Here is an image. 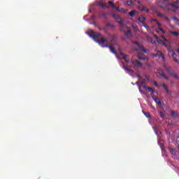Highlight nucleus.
Returning <instances> with one entry per match:
<instances>
[{
	"mask_svg": "<svg viewBox=\"0 0 179 179\" xmlns=\"http://www.w3.org/2000/svg\"><path fill=\"white\" fill-rule=\"evenodd\" d=\"M173 20H176V22H179V19L177 17H173Z\"/></svg>",
	"mask_w": 179,
	"mask_h": 179,
	"instance_id": "nucleus-40",
	"label": "nucleus"
},
{
	"mask_svg": "<svg viewBox=\"0 0 179 179\" xmlns=\"http://www.w3.org/2000/svg\"><path fill=\"white\" fill-rule=\"evenodd\" d=\"M106 27H114V25L113 24H110V23H107L106 24Z\"/></svg>",
	"mask_w": 179,
	"mask_h": 179,
	"instance_id": "nucleus-31",
	"label": "nucleus"
},
{
	"mask_svg": "<svg viewBox=\"0 0 179 179\" xmlns=\"http://www.w3.org/2000/svg\"><path fill=\"white\" fill-rule=\"evenodd\" d=\"M108 5H110V6H112V8H117V6H115V4H114V3L111 1H109L108 2Z\"/></svg>",
	"mask_w": 179,
	"mask_h": 179,
	"instance_id": "nucleus-22",
	"label": "nucleus"
},
{
	"mask_svg": "<svg viewBox=\"0 0 179 179\" xmlns=\"http://www.w3.org/2000/svg\"><path fill=\"white\" fill-rule=\"evenodd\" d=\"M123 69H124L125 71H127V72H132V70L128 68V66H125V64H123Z\"/></svg>",
	"mask_w": 179,
	"mask_h": 179,
	"instance_id": "nucleus-21",
	"label": "nucleus"
},
{
	"mask_svg": "<svg viewBox=\"0 0 179 179\" xmlns=\"http://www.w3.org/2000/svg\"><path fill=\"white\" fill-rule=\"evenodd\" d=\"M161 86H162V87H164V89L167 88V85H166L165 84H162Z\"/></svg>",
	"mask_w": 179,
	"mask_h": 179,
	"instance_id": "nucleus-43",
	"label": "nucleus"
},
{
	"mask_svg": "<svg viewBox=\"0 0 179 179\" xmlns=\"http://www.w3.org/2000/svg\"><path fill=\"white\" fill-rule=\"evenodd\" d=\"M164 69H165V71L167 72V73H169V75H173V73H174V71L173 70H171V68L167 66V64H164L163 65Z\"/></svg>",
	"mask_w": 179,
	"mask_h": 179,
	"instance_id": "nucleus-7",
	"label": "nucleus"
},
{
	"mask_svg": "<svg viewBox=\"0 0 179 179\" xmlns=\"http://www.w3.org/2000/svg\"><path fill=\"white\" fill-rule=\"evenodd\" d=\"M155 103H157V104H158V106H162V101H160V99H159L158 97H155L154 99Z\"/></svg>",
	"mask_w": 179,
	"mask_h": 179,
	"instance_id": "nucleus-17",
	"label": "nucleus"
},
{
	"mask_svg": "<svg viewBox=\"0 0 179 179\" xmlns=\"http://www.w3.org/2000/svg\"><path fill=\"white\" fill-rule=\"evenodd\" d=\"M159 52L158 55L159 58H162L163 61H166V57H164V55H163V52H162L161 51H159Z\"/></svg>",
	"mask_w": 179,
	"mask_h": 179,
	"instance_id": "nucleus-16",
	"label": "nucleus"
},
{
	"mask_svg": "<svg viewBox=\"0 0 179 179\" xmlns=\"http://www.w3.org/2000/svg\"><path fill=\"white\" fill-rule=\"evenodd\" d=\"M171 76H173L175 79H178V76L174 72L171 75Z\"/></svg>",
	"mask_w": 179,
	"mask_h": 179,
	"instance_id": "nucleus-27",
	"label": "nucleus"
},
{
	"mask_svg": "<svg viewBox=\"0 0 179 179\" xmlns=\"http://www.w3.org/2000/svg\"><path fill=\"white\" fill-rule=\"evenodd\" d=\"M144 77H145V78L147 79V80H148V82H149V80H150V79L149 78V77L148 76V75L145 74V75H144Z\"/></svg>",
	"mask_w": 179,
	"mask_h": 179,
	"instance_id": "nucleus-39",
	"label": "nucleus"
},
{
	"mask_svg": "<svg viewBox=\"0 0 179 179\" xmlns=\"http://www.w3.org/2000/svg\"><path fill=\"white\" fill-rule=\"evenodd\" d=\"M138 59L140 61H145V59H147L146 57H141V56H138Z\"/></svg>",
	"mask_w": 179,
	"mask_h": 179,
	"instance_id": "nucleus-25",
	"label": "nucleus"
},
{
	"mask_svg": "<svg viewBox=\"0 0 179 179\" xmlns=\"http://www.w3.org/2000/svg\"><path fill=\"white\" fill-rule=\"evenodd\" d=\"M116 22L120 24V27H125V24L122 22V19H121V17L116 20Z\"/></svg>",
	"mask_w": 179,
	"mask_h": 179,
	"instance_id": "nucleus-11",
	"label": "nucleus"
},
{
	"mask_svg": "<svg viewBox=\"0 0 179 179\" xmlns=\"http://www.w3.org/2000/svg\"><path fill=\"white\" fill-rule=\"evenodd\" d=\"M132 44H136L140 51H142L143 52L146 53V49L143 47V45L138 43V41H133Z\"/></svg>",
	"mask_w": 179,
	"mask_h": 179,
	"instance_id": "nucleus-6",
	"label": "nucleus"
},
{
	"mask_svg": "<svg viewBox=\"0 0 179 179\" xmlns=\"http://www.w3.org/2000/svg\"><path fill=\"white\" fill-rule=\"evenodd\" d=\"M158 30H159L160 31H162V33H164V34L166 33V31L164 30L163 29L160 28V27L158 28Z\"/></svg>",
	"mask_w": 179,
	"mask_h": 179,
	"instance_id": "nucleus-35",
	"label": "nucleus"
},
{
	"mask_svg": "<svg viewBox=\"0 0 179 179\" xmlns=\"http://www.w3.org/2000/svg\"><path fill=\"white\" fill-rule=\"evenodd\" d=\"M169 150L170 153H171L173 156H176L177 155V150L173 148H169Z\"/></svg>",
	"mask_w": 179,
	"mask_h": 179,
	"instance_id": "nucleus-13",
	"label": "nucleus"
},
{
	"mask_svg": "<svg viewBox=\"0 0 179 179\" xmlns=\"http://www.w3.org/2000/svg\"><path fill=\"white\" fill-rule=\"evenodd\" d=\"M159 52H158L157 53L152 55V56L153 57H159Z\"/></svg>",
	"mask_w": 179,
	"mask_h": 179,
	"instance_id": "nucleus-42",
	"label": "nucleus"
},
{
	"mask_svg": "<svg viewBox=\"0 0 179 179\" xmlns=\"http://www.w3.org/2000/svg\"><path fill=\"white\" fill-rule=\"evenodd\" d=\"M134 1H136V0H134Z\"/></svg>",
	"mask_w": 179,
	"mask_h": 179,
	"instance_id": "nucleus-56",
	"label": "nucleus"
},
{
	"mask_svg": "<svg viewBox=\"0 0 179 179\" xmlns=\"http://www.w3.org/2000/svg\"><path fill=\"white\" fill-rule=\"evenodd\" d=\"M168 5H169V8H173V12H176V10H178L179 9V1H174L173 3Z\"/></svg>",
	"mask_w": 179,
	"mask_h": 179,
	"instance_id": "nucleus-3",
	"label": "nucleus"
},
{
	"mask_svg": "<svg viewBox=\"0 0 179 179\" xmlns=\"http://www.w3.org/2000/svg\"><path fill=\"white\" fill-rule=\"evenodd\" d=\"M137 3H138V5H140L141 6H143V4H142V2H141L140 1H138Z\"/></svg>",
	"mask_w": 179,
	"mask_h": 179,
	"instance_id": "nucleus-41",
	"label": "nucleus"
},
{
	"mask_svg": "<svg viewBox=\"0 0 179 179\" xmlns=\"http://www.w3.org/2000/svg\"><path fill=\"white\" fill-rule=\"evenodd\" d=\"M158 17H166V15L164 14H162V13H157Z\"/></svg>",
	"mask_w": 179,
	"mask_h": 179,
	"instance_id": "nucleus-24",
	"label": "nucleus"
},
{
	"mask_svg": "<svg viewBox=\"0 0 179 179\" xmlns=\"http://www.w3.org/2000/svg\"><path fill=\"white\" fill-rule=\"evenodd\" d=\"M162 45H164V46L166 47V48H167V47H168L167 43H164V42L162 43Z\"/></svg>",
	"mask_w": 179,
	"mask_h": 179,
	"instance_id": "nucleus-45",
	"label": "nucleus"
},
{
	"mask_svg": "<svg viewBox=\"0 0 179 179\" xmlns=\"http://www.w3.org/2000/svg\"><path fill=\"white\" fill-rule=\"evenodd\" d=\"M124 35L127 37V38H129L131 36V30H129L124 33Z\"/></svg>",
	"mask_w": 179,
	"mask_h": 179,
	"instance_id": "nucleus-18",
	"label": "nucleus"
},
{
	"mask_svg": "<svg viewBox=\"0 0 179 179\" xmlns=\"http://www.w3.org/2000/svg\"><path fill=\"white\" fill-rule=\"evenodd\" d=\"M170 115H171V117H174V118H178L179 117L178 113H176L174 110H171Z\"/></svg>",
	"mask_w": 179,
	"mask_h": 179,
	"instance_id": "nucleus-12",
	"label": "nucleus"
},
{
	"mask_svg": "<svg viewBox=\"0 0 179 179\" xmlns=\"http://www.w3.org/2000/svg\"><path fill=\"white\" fill-rule=\"evenodd\" d=\"M88 34L90 37L93 38V40H94L96 43H98V44H105L107 43L109 45H113V41H115L117 40L116 35L109 36L106 38L101 37L100 39H97L100 36H101L100 33L91 31Z\"/></svg>",
	"mask_w": 179,
	"mask_h": 179,
	"instance_id": "nucleus-1",
	"label": "nucleus"
},
{
	"mask_svg": "<svg viewBox=\"0 0 179 179\" xmlns=\"http://www.w3.org/2000/svg\"><path fill=\"white\" fill-rule=\"evenodd\" d=\"M166 43H169V40L166 39V38L164 39Z\"/></svg>",
	"mask_w": 179,
	"mask_h": 179,
	"instance_id": "nucleus-52",
	"label": "nucleus"
},
{
	"mask_svg": "<svg viewBox=\"0 0 179 179\" xmlns=\"http://www.w3.org/2000/svg\"><path fill=\"white\" fill-rule=\"evenodd\" d=\"M138 24L142 27H145V29H148V24H146L145 20L146 18L143 16L141 15V17H138Z\"/></svg>",
	"mask_w": 179,
	"mask_h": 179,
	"instance_id": "nucleus-2",
	"label": "nucleus"
},
{
	"mask_svg": "<svg viewBox=\"0 0 179 179\" xmlns=\"http://www.w3.org/2000/svg\"><path fill=\"white\" fill-rule=\"evenodd\" d=\"M176 143L178 145V149L179 150V136L176 137Z\"/></svg>",
	"mask_w": 179,
	"mask_h": 179,
	"instance_id": "nucleus-30",
	"label": "nucleus"
},
{
	"mask_svg": "<svg viewBox=\"0 0 179 179\" xmlns=\"http://www.w3.org/2000/svg\"><path fill=\"white\" fill-rule=\"evenodd\" d=\"M143 114H144V115H145V117H147V118H150V113L143 112Z\"/></svg>",
	"mask_w": 179,
	"mask_h": 179,
	"instance_id": "nucleus-28",
	"label": "nucleus"
},
{
	"mask_svg": "<svg viewBox=\"0 0 179 179\" xmlns=\"http://www.w3.org/2000/svg\"><path fill=\"white\" fill-rule=\"evenodd\" d=\"M127 3H129L130 5H132V1H127Z\"/></svg>",
	"mask_w": 179,
	"mask_h": 179,
	"instance_id": "nucleus-49",
	"label": "nucleus"
},
{
	"mask_svg": "<svg viewBox=\"0 0 179 179\" xmlns=\"http://www.w3.org/2000/svg\"><path fill=\"white\" fill-rule=\"evenodd\" d=\"M101 16H103V17L104 19H107V13H104V12H101Z\"/></svg>",
	"mask_w": 179,
	"mask_h": 179,
	"instance_id": "nucleus-26",
	"label": "nucleus"
},
{
	"mask_svg": "<svg viewBox=\"0 0 179 179\" xmlns=\"http://www.w3.org/2000/svg\"><path fill=\"white\" fill-rule=\"evenodd\" d=\"M136 85H137V86H139V81H137V82L136 83Z\"/></svg>",
	"mask_w": 179,
	"mask_h": 179,
	"instance_id": "nucleus-53",
	"label": "nucleus"
},
{
	"mask_svg": "<svg viewBox=\"0 0 179 179\" xmlns=\"http://www.w3.org/2000/svg\"><path fill=\"white\" fill-rule=\"evenodd\" d=\"M114 9H116V10H118V12H122V8H120V7L114 8Z\"/></svg>",
	"mask_w": 179,
	"mask_h": 179,
	"instance_id": "nucleus-32",
	"label": "nucleus"
},
{
	"mask_svg": "<svg viewBox=\"0 0 179 179\" xmlns=\"http://www.w3.org/2000/svg\"><path fill=\"white\" fill-rule=\"evenodd\" d=\"M159 115L162 118H164V113H163V112L160 111L159 112Z\"/></svg>",
	"mask_w": 179,
	"mask_h": 179,
	"instance_id": "nucleus-34",
	"label": "nucleus"
},
{
	"mask_svg": "<svg viewBox=\"0 0 179 179\" xmlns=\"http://www.w3.org/2000/svg\"><path fill=\"white\" fill-rule=\"evenodd\" d=\"M146 90H148V92L152 93V94H153V93H155V90H153V88H152L150 87H148Z\"/></svg>",
	"mask_w": 179,
	"mask_h": 179,
	"instance_id": "nucleus-23",
	"label": "nucleus"
},
{
	"mask_svg": "<svg viewBox=\"0 0 179 179\" xmlns=\"http://www.w3.org/2000/svg\"><path fill=\"white\" fill-rule=\"evenodd\" d=\"M153 22H155L156 23H157V22H159V21L157 20H156V19H154Z\"/></svg>",
	"mask_w": 179,
	"mask_h": 179,
	"instance_id": "nucleus-50",
	"label": "nucleus"
},
{
	"mask_svg": "<svg viewBox=\"0 0 179 179\" xmlns=\"http://www.w3.org/2000/svg\"><path fill=\"white\" fill-rule=\"evenodd\" d=\"M152 12H154V13L157 14L159 13V10H157V8H152Z\"/></svg>",
	"mask_w": 179,
	"mask_h": 179,
	"instance_id": "nucleus-29",
	"label": "nucleus"
},
{
	"mask_svg": "<svg viewBox=\"0 0 179 179\" xmlns=\"http://www.w3.org/2000/svg\"><path fill=\"white\" fill-rule=\"evenodd\" d=\"M157 42L159 43V44H163V40H162V39H158L157 40Z\"/></svg>",
	"mask_w": 179,
	"mask_h": 179,
	"instance_id": "nucleus-38",
	"label": "nucleus"
},
{
	"mask_svg": "<svg viewBox=\"0 0 179 179\" xmlns=\"http://www.w3.org/2000/svg\"><path fill=\"white\" fill-rule=\"evenodd\" d=\"M140 83L141 86H143L145 85V81H140Z\"/></svg>",
	"mask_w": 179,
	"mask_h": 179,
	"instance_id": "nucleus-46",
	"label": "nucleus"
},
{
	"mask_svg": "<svg viewBox=\"0 0 179 179\" xmlns=\"http://www.w3.org/2000/svg\"><path fill=\"white\" fill-rule=\"evenodd\" d=\"M165 90H166V93L168 94H171V92H170L169 90V88L166 87V88L165 89Z\"/></svg>",
	"mask_w": 179,
	"mask_h": 179,
	"instance_id": "nucleus-37",
	"label": "nucleus"
},
{
	"mask_svg": "<svg viewBox=\"0 0 179 179\" xmlns=\"http://www.w3.org/2000/svg\"><path fill=\"white\" fill-rule=\"evenodd\" d=\"M102 48H109L110 51L112 52L113 54H117V51H115V48H114L111 45H104L102 44Z\"/></svg>",
	"mask_w": 179,
	"mask_h": 179,
	"instance_id": "nucleus-4",
	"label": "nucleus"
},
{
	"mask_svg": "<svg viewBox=\"0 0 179 179\" xmlns=\"http://www.w3.org/2000/svg\"><path fill=\"white\" fill-rule=\"evenodd\" d=\"M177 51H178V54H179V48L177 50Z\"/></svg>",
	"mask_w": 179,
	"mask_h": 179,
	"instance_id": "nucleus-55",
	"label": "nucleus"
},
{
	"mask_svg": "<svg viewBox=\"0 0 179 179\" xmlns=\"http://www.w3.org/2000/svg\"><path fill=\"white\" fill-rule=\"evenodd\" d=\"M131 64L135 65V66H142V62H139L138 60L131 61Z\"/></svg>",
	"mask_w": 179,
	"mask_h": 179,
	"instance_id": "nucleus-10",
	"label": "nucleus"
},
{
	"mask_svg": "<svg viewBox=\"0 0 179 179\" xmlns=\"http://www.w3.org/2000/svg\"><path fill=\"white\" fill-rule=\"evenodd\" d=\"M159 75L160 76H162V78H164L166 79V80H169V77H167V76H166V74H164V73H163V71L161 70L159 71Z\"/></svg>",
	"mask_w": 179,
	"mask_h": 179,
	"instance_id": "nucleus-14",
	"label": "nucleus"
},
{
	"mask_svg": "<svg viewBox=\"0 0 179 179\" xmlns=\"http://www.w3.org/2000/svg\"><path fill=\"white\" fill-rule=\"evenodd\" d=\"M143 89L146 90H148V87H146V85H143Z\"/></svg>",
	"mask_w": 179,
	"mask_h": 179,
	"instance_id": "nucleus-48",
	"label": "nucleus"
},
{
	"mask_svg": "<svg viewBox=\"0 0 179 179\" xmlns=\"http://www.w3.org/2000/svg\"><path fill=\"white\" fill-rule=\"evenodd\" d=\"M161 37H162V38H164H164H166V37L164 35H162Z\"/></svg>",
	"mask_w": 179,
	"mask_h": 179,
	"instance_id": "nucleus-51",
	"label": "nucleus"
},
{
	"mask_svg": "<svg viewBox=\"0 0 179 179\" xmlns=\"http://www.w3.org/2000/svg\"><path fill=\"white\" fill-rule=\"evenodd\" d=\"M138 13V11L133 10L130 12H129V15L131 16V17H134V16H135V14Z\"/></svg>",
	"mask_w": 179,
	"mask_h": 179,
	"instance_id": "nucleus-15",
	"label": "nucleus"
},
{
	"mask_svg": "<svg viewBox=\"0 0 179 179\" xmlns=\"http://www.w3.org/2000/svg\"><path fill=\"white\" fill-rule=\"evenodd\" d=\"M136 8L141 10V12H143V10H145L147 13H149V10L144 6H137Z\"/></svg>",
	"mask_w": 179,
	"mask_h": 179,
	"instance_id": "nucleus-8",
	"label": "nucleus"
},
{
	"mask_svg": "<svg viewBox=\"0 0 179 179\" xmlns=\"http://www.w3.org/2000/svg\"><path fill=\"white\" fill-rule=\"evenodd\" d=\"M165 2H169L170 0H164Z\"/></svg>",
	"mask_w": 179,
	"mask_h": 179,
	"instance_id": "nucleus-54",
	"label": "nucleus"
},
{
	"mask_svg": "<svg viewBox=\"0 0 179 179\" xmlns=\"http://www.w3.org/2000/svg\"><path fill=\"white\" fill-rule=\"evenodd\" d=\"M120 55H122L123 59H124L125 62H127L128 64V62H129V56H128L124 53H120Z\"/></svg>",
	"mask_w": 179,
	"mask_h": 179,
	"instance_id": "nucleus-9",
	"label": "nucleus"
},
{
	"mask_svg": "<svg viewBox=\"0 0 179 179\" xmlns=\"http://www.w3.org/2000/svg\"><path fill=\"white\" fill-rule=\"evenodd\" d=\"M157 25L158 26V27H161L162 24L159 22H157Z\"/></svg>",
	"mask_w": 179,
	"mask_h": 179,
	"instance_id": "nucleus-44",
	"label": "nucleus"
},
{
	"mask_svg": "<svg viewBox=\"0 0 179 179\" xmlns=\"http://www.w3.org/2000/svg\"><path fill=\"white\" fill-rule=\"evenodd\" d=\"M113 17L114 19H115V20H118V19H120L121 17H120V15H118L116 13H113Z\"/></svg>",
	"mask_w": 179,
	"mask_h": 179,
	"instance_id": "nucleus-19",
	"label": "nucleus"
},
{
	"mask_svg": "<svg viewBox=\"0 0 179 179\" xmlns=\"http://www.w3.org/2000/svg\"><path fill=\"white\" fill-rule=\"evenodd\" d=\"M158 6L162 9H165L166 10H171V8H170V5L169 4H164V3H159Z\"/></svg>",
	"mask_w": 179,
	"mask_h": 179,
	"instance_id": "nucleus-5",
	"label": "nucleus"
},
{
	"mask_svg": "<svg viewBox=\"0 0 179 179\" xmlns=\"http://www.w3.org/2000/svg\"><path fill=\"white\" fill-rule=\"evenodd\" d=\"M136 76L138 79V82H141V80H142V76H141L139 74H137Z\"/></svg>",
	"mask_w": 179,
	"mask_h": 179,
	"instance_id": "nucleus-33",
	"label": "nucleus"
},
{
	"mask_svg": "<svg viewBox=\"0 0 179 179\" xmlns=\"http://www.w3.org/2000/svg\"><path fill=\"white\" fill-rule=\"evenodd\" d=\"M171 34H172L173 36H174L175 37H178L179 36V33L178 31H171Z\"/></svg>",
	"mask_w": 179,
	"mask_h": 179,
	"instance_id": "nucleus-20",
	"label": "nucleus"
},
{
	"mask_svg": "<svg viewBox=\"0 0 179 179\" xmlns=\"http://www.w3.org/2000/svg\"><path fill=\"white\" fill-rule=\"evenodd\" d=\"M138 90H139L140 93H143V92H142V88H141L140 86H139V87H138Z\"/></svg>",
	"mask_w": 179,
	"mask_h": 179,
	"instance_id": "nucleus-47",
	"label": "nucleus"
},
{
	"mask_svg": "<svg viewBox=\"0 0 179 179\" xmlns=\"http://www.w3.org/2000/svg\"><path fill=\"white\" fill-rule=\"evenodd\" d=\"M153 85L156 86V87H159V84L156 81H153Z\"/></svg>",
	"mask_w": 179,
	"mask_h": 179,
	"instance_id": "nucleus-36",
	"label": "nucleus"
}]
</instances>
